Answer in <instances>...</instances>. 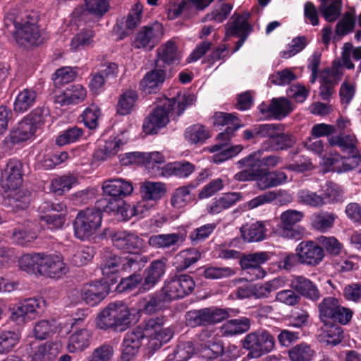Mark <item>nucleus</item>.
I'll use <instances>...</instances> for the list:
<instances>
[{
	"instance_id": "f257e3e1",
	"label": "nucleus",
	"mask_w": 361,
	"mask_h": 361,
	"mask_svg": "<svg viewBox=\"0 0 361 361\" xmlns=\"http://www.w3.org/2000/svg\"><path fill=\"white\" fill-rule=\"evenodd\" d=\"M139 238L126 231L114 233V247L124 252L121 256L114 255V267L131 274L121 279L117 285L116 291L123 293L135 288L142 281V276L138 274L147 262V257L132 250L139 247Z\"/></svg>"
},
{
	"instance_id": "f03ea898",
	"label": "nucleus",
	"mask_w": 361,
	"mask_h": 361,
	"mask_svg": "<svg viewBox=\"0 0 361 361\" xmlns=\"http://www.w3.org/2000/svg\"><path fill=\"white\" fill-rule=\"evenodd\" d=\"M22 182V164L19 160L10 159L1 166L0 185L6 193L11 192L6 204L16 212L26 209L30 202V192L19 190Z\"/></svg>"
},
{
	"instance_id": "7ed1b4c3",
	"label": "nucleus",
	"mask_w": 361,
	"mask_h": 361,
	"mask_svg": "<svg viewBox=\"0 0 361 361\" xmlns=\"http://www.w3.org/2000/svg\"><path fill=\"white\" fill-rule=\"evenodd\" d=\"M196 98L192 94L183 95L182 97L166 98L161 102V104L155 107L152 111L145 118L142 123L143 131L148 135L157 134L158 131L164 128L169 122V114L177 104V114L181 115L185 109L192 105Z\"/></svg>"
},
{
	"instance_id": "20e7f679",
	"label": "nucleus",
	"mask_w": 361,
	"mask_h": 361,
	"mask_svg": "<svg viewBox=\"0 0 361 361\" xmlns=\"http://www.w3.org/2000/svg\"><path fill=\"white\" fill-rule=\"evenodd\" d=\"M164 324V317H153L144 321L142 325H139L128 331L123 341L121 359L123 361L131 360L137 353L146 336L155 334L161 330Z\"/></svg>"
},
{
	"instance_id": "39448f33",
	"label": "nucleus",
	"mask_w": 361,
	"mask_h": 361,
	"mask_svg": "<svg viewBox=\"0 0 361 361\" xmlns=\"http://www.w3.org/2000/svg\"><path fill=\"white\" fill-rule=\"evenodd\" d=\"M4 24L16 39V42L24 47L37 45L42 42L40 31L35 20L20 18L15 9L8 12L4 18Z\"/></svg>"
},
{
	"instance_id": "423d86ee",
	"label": "nucleus",
	"mask_w": 361,
	"mask_h": 361,
	"mask_svg": "<svg viewBox=\"0 0 361 361\" xmlns=\"http://www.w3.org/2000/svg\"><path fill=\"white\" fill-rule=\"evenodd\" d=\"M47 115V109H35L11 129L4 140V144L7 148L11 149L31 139L36 132L37 126L44 123V117Z\"/></svg>"
},
{
	"instance_id": "0eeeda50",
	"label": "nucleus",
	"mask_w": 361,
	"mask_h": 361,
	"mask_svg": "<svg viewBox=\"0 0 361 361\" xmlns=\"http://www.w3.org/2000/svg\"><path fill=\"white\" fill-rule=\"evenodd\" d=\"M102 212L96 207L78 212L73 224L75 236L85 240L93 235L101 226Z\"/></svg>"
},
{
	"instance_id": "6e6552de",
	"label": "nucleus",
	"mask_w": 361,
	"mask_h": 361,
	"mask_svg": "<svg viewBox=\"0 0 361 361\" xmlns=\"http://www.w3.org/2000/svg\"><path fill=\"white\" fill-rule=\"evenodd\" d=\"M242 345L243 348L250 350L249 355L259 357L274 349L275 339L267 330L259 329L247 334Z\"/></svg>"
},
{
	"instance_id": "1a4fd4ad",
	"label": "nucleus",
	"mask_w": 361,
	"mask_h": 361,
	"mask_svg": "<svg viewBox=\"0 0 361 361\" xmlns=\"http://www.w3.org/2000/svg\"><path fill=\"white\" fill-rule=\"evenodd\" d=\"M45 301L40 298H30L16 304L11 310L10 319L20 325L35 319L44 310Z\"/></svg>"
},
{
	"instance_id": "9d476101",
	"label": "nucleus",
	"mask_w": 361,
	"mask_h": 361,
	"mask_svg": "<svg viewBox=\"0 0 361 361\" xmlns=\"http://www.w3.org/2000/svg\"><path fill=\"white\" fill-rule=\"evenodd\" d=\"M228 317L226 310L212 307L188 311L185 314V322L188 326L196 327L219 323Z\"/></svg>"
},
{
	"instance_id": "9b49d317",
	"label": "nucleus",
	"mask_w": 361,
	"mask_h": 361,
	"mask_svg": "<svg viewBox=\"0 0 361 361\" xmlns=\"http://www.w3.org/2000/svg\"><path fill=\"white\" fill-rule=\"evenodd\" d=\"M195 286V281L191 276L181 274L166 280L161 290L166 299L171 301L190 294Z\"/></svg>"
},
{
	"instance_id": "f8f14e48",
	"label": "nucleus",
	"mask_w": 361,
	"mask_h": 361,
	"mask_svg": "<svg viewBox=\"0 0 361 361\" xmlns=\"http://www.w3.org/2000/svg\"><path fill=\"white\" fill-rule=\"evenodd\" d=\"M39 276L51 279H60L68 271V267L61 255L42 252Z\"/></svg>"
},
{
	"instance_id": "ddd939ff",
	"label": "nucleus",
	"mask_w": 361,
	"mask_h": 361,
	"mask_svg": "<svg viewBox=\"0 0 361 361\" xmlns=\"http://www.w3.org/2000/svg\"><path fill=\"white\" fill-rule=\"evenodd\" d=\"M163 35L162 24L156 22L150 26L142 27L136 34L133 44L136 49L151 51L158 44Z\"/></svg>"
},
{
	"instance_id": "4468645a",
	"label": "nucleus",
	"mask_w": 361,
	"mask_h": 361,
	"mask_svg": "<svg viewBox=\"0 0 361 361\" xmlns=\"http://www.w3.org/2000/svg\"><path fill=\"white\" fill-rule=\"evenodd\" d=\"M303 217V214L297 210H287L281 214V236L288 239L300 240L305 234V228L297 225Z\"/></svg>"
},
{
	"instance_id": "2eb2a0df",
	"label": "nucleus",
	"mask_w": 361,
	"mask_h": 361,
	"mask_svg": "<svg viewBox=\"0 0 361 361\" xmlns=\"http://www.w3.org/2000/svg\"><path fill=\"white\" fill-rule=\"evenodd\" d=\"M301 264L316 267L324 259L325 254L323 248L312 240L300 242L296 247Z\"/></svg>"
},
{
	"instance_id": "dca6fc26",
	"label": "nucleus",
	"mask_w": 361,
	"mask_h": 361,
	"mask_svg": "<svg viewBox=\"0 0 361 361\" xmlns=\"http://www.w3.org/2000/svg\"><path fill=\"white\" fill-rule=\"evenodd\" d=\"M110 286L108 281H93L86 283L80 290L82 300L89 306L95 307L108 295Z\"/></svg>"
},
{
	"instance_id": "f3484780",
	"label": "nucleus",
	"mask_w": 361,
	"mask_h": 361,
	"mask_svg": "<svg viewBox=\"0 0 361 361\" xmlns=\"http://www.w3.org/2000/svg\"><path fill=\"white\" fill-rule=\"evenodd\" d=\"M251 14L248 11L241 13L235 12L226 24V36L247 38L253 30L249 23Z\"/></svg>"
},
{
	"instance_id": "a211bd4d",
	"label": "nucleus",
	"mask_w": 361,
	"mask_h": 361,
	"mask_svg": "<svg viewBox=\"0 0 361 361\" xmlns=\"http://www.w3.org/2000/svg\"><path fill=\"white\" fill-rule=\"evenodd\" d=\"M258 109L264 116L276 120L284 118L293 110L290 102L285 97L273 98L269 104L263 102Z\"/></svg>"
},
{
	"instance_id": "6ab92c4d",
	"label": "nucleus",
	"mask_w": 361,
	"mask_h": 361,
	"mask_svg": "<svg viewBox=\"0 0 361 361\" xmlns=\"http://www.w3.org/2000/svg\"><path fill=\"white\" fill-rule=\"evenodd\" d=\"M324 164L329 171L342 173L361 166V156L353 154L344 158L338 154H331L325 159Z\"/></svg>"
},
{
	"instance_id": "aec40b11",
	"label": "nucleus",
	"mask_w": 361,
	"mask_h": 361,
	"mask_svg": "<svg viewBox=\"0 0 361 361\" xmlns=\"http://www.w3.org/2000/svg\"><path fill=\"white\" fill-rule=\"evenodd\" d=\"M143 6L140 2H137L126 18H122L117 20V32L118 39H123L129 34L130 31L135 29L140 23L142 15Z\"/></svg>"
},
{
	"instance_id": "412c9836",
	"label": "nucleus",
	"mask_w": 361,
	"mask_h": 361,
	"mask_svg": "<svg viewBox=\"0 0 361 361\" xmlns=\"http://www.w3.org/2000/svg\"><path fill=\"white\" fill-rule=\"evenodd\" d=\"M283 126L277 130L272 139L262 142V150L266 152L283 151L292 148L296 142L295 137L290 133L283 132Z\"/></svg>"
},
{
	"instance_id": "4be33fe9",
	"label": "nucleus",
	"mask_w": 361,
	"mask_h": 361,
	"mask_svg": "<svg viewBox=\"0 0 361 361\" xmlns=\"http://www.w3.org/2000/svg\"><path fill=\"white\" fill-rule=\"evenodd\" d=\"M87 97L86 89L80 84L72 85L63 92L56 95L55 102L61 106L78 104L85 101Z\"/></svg>"
},
{
	"instance_id": "5701e85b",
	"label": "nucleus",
	"mask_w": 361,
	"mask_h": 361,
	"mask_svg": "<svg viewBox=\"0 0 361 361\" xmlns=\"http://www.w3.org/2000/svg\"><path fill=\"white\" fill-rule=\"evenodd\" d=\"M166 78V72L162 68H155L148 71L140 82L141 90L145 94L157 93Z\"/></svg>"
},
{
	"instance_id": "b1692460",
	"label": "nucleus",
	"mask_w": 361,
	"mask_h": 361,
	"mask_svg": "<svg viewBox=\"0 0 361 361\" xmlns=\"http://www.w3.org/2000/svg\"><path fill=\"white\" fill-rule=\"evenodd\" d=\"M35 226L32 222L26 221L18 224L13 231L11 240L13 243L27 246L37 238Z\"/></svg>"
},
{
	"instance_id": "393cba45",
	"label": "nucleus",
	"mask_w": 361,
	"mask_h": 361,
	"mask_svg": "<svg viewBox=\"0 0 361 361\" xmlns=\"http://www.w3.org/2000/svg\"><path fill=\"white\" fill-rule=\"evenodd\" d=\"M186 238L185 232L152 235L148 239V244L156 249H168L179 246Z\"/></svg>"
},
{
	"instance_id": "a878e982",
	"label": "nucleus",
	"mask_w": 361,
	"mask_h": 361,
	"mask_svg": "<svg viewBox=\"0 0 361 361\" xmlns=\"http://www.w3.org/2000/svg\"><path fill=\"white\" fill-rule=\"evenodd\" d=\"M290 286L300 295L312 301H317L321 298V293L317 286L303 276H293Z\"/></svg>"
},
{
	"instance_id": "bb28decb",
	"label": "nucleus",
	"mask_w": 361,
	"mask_h": 361,
	"mask_svg": "<svg viewBox=\"0 0 361 361\" xmlns=\"http://www.w3.org/2000/svg\"><path fill=\"white\" fill-rule=\"evenodd\" d=\"M157 67H158L159 61H162L167 65H175L178 64L182 59L181 52L178 50L176 44L172 40H169L161 44L157 49Z\"/></svg>"
},
{
	"instance_id": "cd10ccee",
	"label": "nucleus",
	"mask_w": 361,
	"mask_h": 361,
	"mask_svg": "<svg viewBox=\"0 0 361 361\" xmlns=\"http://www.w3.org/2000/svg\"><path fill=\"white\" fill-rule=\"evenodd\" d=\"M195 188V184L190 183L176 188L170 198L171 207L174 209H181L192 202L195 200V195L192 193V190Z\"/></svg>"
},
{
	"instance_id": "c85d7f7f",
	"label": "nucleus",
	"mask_w": 361,
	"mask_h": 361,
	"mask_svg": "<svg viewBox=\"0 0 361 361\" xmlns=\"http://www.w3.org/2000/svg\"><path fill=\"white\" fill-rule=\"evenodd\" d=\"M92 334L90 329H81L73 333L68 338L67 350L71 353H80L90 344Z\"/></svg>"
},
{
	"instance_id": "c756f323",
	"label": "nucleus",
	"mask_w": 361,
	"mask_h": 361,
	"mask_svg": "<svg viewBox=\"0 0 361 361\" xmlns=\"http://www.w3.org/2000/svg\"><path fill=\"white\" fill-rule=\"evenodd\" d=\"M166 271V262L164 259H156L151 262L145 270L146 276L142 284L143 289L149 290L161 280Z\"/></svg>"
},
{
	"instance_id": "7c9ffc66",
	"label": "nucleus",
	"mask_w": 361,
	"mask_h": 361,
	"mask_svg": "<svg viewBox=\"0 0 361 361\" xmlns=\"http://www.w3.org/2000/svg\"><path fill=\"white\" fill-rule=\"evenodd\" d=\"M59 342H46L37 346L31 357V361H53L61 350Z\"/></svg>"
},
{
	"instance_id": "2f4dec72",
	"label": "nucleus",
	"mask_w": 361,
	"mask_h": 361,
	"mask_svg": "<svg viewBox=\"0 0 361 361\" xmlns=\"http://www.w3.org/2000/svg\"><path fill=\"white\" fill-rule=\"evenodd\" d=\"M169 302L160 290L146 296L140 307V312L146 314L157 313L164 308L165 302Z\"/></svg>"
},
{
	"instance_id": "473e14b6",
	"label": "nucleus",
	"mask_w": 361,
	"mask_h": 361,
	"mask_svg": "<svg viewBox=\"0 0 361 361\" xmlns=\"http://www.w3.org/2000/svg\"><path fill=\"white\" fill-rule=\"evenodd\" d=\"M37 92L33 88H25L17 94L13 102V110L24 113L34 106L37 101Z\"/></svg>"
},
{
	"instance_id": "72a5a7b5",
	"label": "nucleus",
	"mask_w": 361,
	"mask_h": 361,
	"mask_svg": "<svg viewBox=\"0 0 361 361\" xmlns=\"http://www.w3.org/2000/svg\"><path fill=\"white\" fill-rule=\"evenodd\" d=\"M140 191L145 200L157 201L165 195L167 189L162 182L145 181L141 183Z\"/></svg>"
},
{
	"instance_id": "f704fd0d",
	"label": "nucleus",
	"mask_w": 361,
	"mask_h": 361,
	"mask_svg": "<svg viewBox=\"0 0 361 361\" xmlns=\"http://www.w3.org/2000/svg\"><path fill=\"white\" fill-rule=\"evenodd\" d=\"M200 274L209 280L228 279L236 274L237 270L229 267H219L207 264L199 269Z\"/></svg>"
},
{
	"instance_id": "c9c22d12",
	"label": "nucleus",
	"mask_w": 361,
	"mask_h": 361,
	"mask_svg": "<svg viewBox=\"0 0 361 361\" xmlns=\"http://www.w3.org/2000/svg\"><path fill=\"white\" fill-rule=\"evenodd\" d=\"M328 142L331 147H338L343 152L358 154L356 149L357 140L355 135L340 133L338 135H332L329 137Z\"/></svg>"
},
{
	"instance_id": "e433bc0d",
	"label": "nucleus",
	"mask_w": 361,
	"mask_h": 361,
	"mask_svg": "<svg viewBox=\"0 0 361 361\" xmlns=\"http://www.w3.org/2000/svg\"><path fill=\"white\" fill-rule=\"evenodd\" d=\"M286 280L282 277H276L264 283L254 284L255 299L268 298L272 292L283 288Z\"/></svg>"
},
{
	"instance_id": "4c0bfd02",
	"label": "nucleus",
	"mask_w": 361,
	"mask_h": 361,
	"mask_svg": "<svg viewBox=\"0 0 361 361\" xmlns=\"http://www.w3.org/2000/svg\"><path fill=\"white\" fill-rule=\"evenodd\" d=\"M250 319L247 317L233 319L227 321L222 326L224 336H233L247 332L250 329Z\"/></svg>"
},
{
	"instance_id": "58836bf2",
	"label": "nucleus",
	"mask_w": 361,
	"mask_h": 361,
	"mask_svg": "<svg viewBox=\"0 0 361 361\" xmlns=\"http://www.w3.org/2000/svg\"><path fill=\"white\" fill-rule=\"evenodd\" d=\"M59 326L54 319H42L34 325L33 335L36 339L45 340L58 331Z\"/></svg>"
},
{
	"instance_id": "ea45409f",
	"label": "nucleus",
	"mask_w": 361,
	"mask_h": 361,
	"mask_svg": "<svg viewBox=\"0 0 361 361\" xmlns=\"http://www.w3.org/2000/svg\"><path fill=\"white\" fill-rule=\"evenodd\" d=\"M201 258V253L195 248L180 251L175 257L176 269L183 271L195 264Z\"/></svg>"
},
{
	"instance_id": "a19ab883",
	"label": "nucleus",
	"mask_w": 361,
	"mask_h": 361,
	"mask_svg": "<svg viewBox=\"0 0 361 361\" xmlns=\"http://www.w3.org/2000/svg\"><path fill=\"white\" fill-rule=\"evenodd\" d=\"M340 306L341 304L337 298L331 296L324 298L317 305L319 319L324 323L331 321L336 310Z\"/></svg>"
},
{
	"instance_id": "79ce46f5",
	"label": "nucleus",
	"mask_w": 361,
	"mask_h": 361,
	"mask_svg": "<svg viewBox=\"0 0 361 361\" xmlns=\"http://www.w3.org/2000/svg\"><path fill=\"white\" fill-rule=\"evenodd\" d=\"M288 355L291 361H312L316 353L310 344L302 342L290 348Z\"/></svg>"
},
{
	"instance_id": "37998d69",
	"label": "nucleus",
	"mask_w": 361,
	"mask_h": 361,
	"mask_svg": "<svg viewBox=\"0 0 361 361\" xmlns=\"http://www.w3.org/2000/svg\"><path fill=\"white\" fill-rule=\"evenodd\" d=\"M41 257L42 252L24 254L18 259V266L29 274L39 276Z\"/></svg>"
},
{
	"instance_id": "c03bdc74",
	"label": "nucleus",
	"mask_w": 361,
	"mask_h": 361,
	"mask_svg": "<svg viewBox=\"0 0 361 361\" xmlns=\"http://www.w3.org/2000/svg\"><path fill=\"white\" fill-rule=\"evenodd\" d=\"M131 323V314L127 306L114 302V331H123Z\"/></svg>"
},
{
	"instance_id": "a18cd8bd",
	"label": "nucleus",
	"mask_w": 361,
	"mask_h": 361,
	"mask_svg": "<svg viewBox=\"0 0 361 361\" xmlns=\"http://www.w3.org/2000/svg\"><path fill=\"white\" fill-rule=\"evenodd\" d=\"M77 184L78 179L76 176L65 175L54 178L51 182L50 189L54 193L61 195Z\"/></svg>"
},
{
	"instance_id": "49530a36",
	"label": "nucleus",
	"mask_w": 361,
	"mask_h": 361,
	"mask_svg": "<svg viewBox=\"0 0 361 361\" xmlns=\"http://www.w3.org/2000/svg\"><path fill=\"white\" fill-rule=\"evenodd\" d=\"M272 254L269 252H257L244 255L240 259V265L243 269L261 267V264L269 261Z\"/></svg>"
},
{
	"instance_id": "de8ad7c7",
	"label": "nucleus",
	"mask_w": 361,
	"mask_h": 361,
	"mask_svg": "<svg viewBox=\"0 0 361 361\" xmlns=\"http://www.w3.org/2000/svg\"><path fill=\"white\" fill-rule=\"evenodd\" d=\"M102 188L103 197L97 202L96 207L99 210L110 214L113 212V180H105Z\"/></svg>"
},
{
	"instance_id": "09e8293b",
	"label": "nucleus",
	"mask_w": 361,
	"mask_h": 361,
	"mask_svg": "<svg viewBox=\"0 0 361 361\" xmlns=\"http://www.w3.org/2000/svg\"><path fill=\"white\" fill-rule=\"evenodd\" d=\"M320 194L323 204L325 205L341 201L343 200V191L338 185L333 182H327Z\"/></svg>"
},
{
	"instance_id": "8fccbe9b",
	"label": "nucleus",
	"mask_w": 361,
	"mask_h": 361,
	"mask_svg": "<svg viewBox=\"0 0 361 361\" xmlns=\"http://www.w3.org/2000/svg\"><path fill=\"white\" fill-rule=\"evenodd\" d=\"M94 33L90 28H85L75 34L71 41V49L76 51L85 49L93 44Z\"/></svg>"
},
{
	"instance_id": "3c124183",
	"label": "nucleus",
	"mask_w": 361,
	"mask_h": 361,
	"mask_svg": "<svg viewBox=\"0 0 361 361\" xmlns=\"http://www.w3.org/2000/svg\"><path fill=\"white\" fill-rule=\"evenodd\" d=\"M136 92L128 90L124 92L119 97L116 108L118 114L126 116L130 113L137 99Z\"/></svg>"
},
{
	"instance_id": "603ef678",
	"label": "nucleus",
	"mask_w": 361,
	"mask_h": 361,
	"mask_svg": "<svg viewBox=\"0 0 361 361\" xmlns=\"http://www.w3.org/2000/svg\"><path fill=\"white\" fill-rule=\"evenodd\" d=\"M342 3L341 0H334L331 2L320 4L319 11L324 19L330 23L335 22L341 13Z\"/></svg>"
},
{
	"instance_id": "864d4df0",
	"label": "nucleus",
	"mask_w": 361,
	"mask_h": 361,
	"mask_svg": "<svg viewBox=\"0 0 361 361\" xmlns=\"http://www.w3.org/2000/svg\"><path fill=\"white\" fill-rule=\"evenodd\" d=\"M185 139L192 144L202 143L209 137V132L201 124H195L185 131Z\"/></svg>"
},
{
	"instance_id": "5fc2aeb1",
	"label": "nucleus",
	"mask_w": 361,
	"mask_h": 361,
	"mask_svg": "<svg viewBox=\"0 0 361 361\" xmlns=\"http://www.w3.org/2000/svg\"><path fill=\"white\" fill-rule=\"evenodd\" d=\"M94 250L91 247L81 246L76 249L71 259V263L75 267L87 264L94 257Z\"/></svg>"
},
{
	"instance_id": "6e6d98bb",
	"label": "nucleus",
	"mask_w": 361,
	"mask_h": 361,
	"mask_svg": "<svg viewBox=\"0 0 361 361\" xmlns=\"http://www.w3.org/2000/svg\"><path fill=\"white\" fill-rule=\"evenodd\" d=\"M19 331H6L0 333V354L11 350L19 342Z\"/></svg>"
},
{
	"instance_id": "4d7b16f0",
	"label": "nucleus",
	"mask_w": 361,
	"mask_h": 361,
	"mask_svg": "<svg viewBox=\"0 0 361 361\" xmlns=\"http://www.w3.org/2000/svg\"><path fill=\"white\" fill-rule=\"evenodd\" d=\"M351 55L355 61L361 60V47L353 49L352 44L345 43L343 47L341 59L343 66L349 70L355 68V65L350 60Z\"/></svg>"
},
{
	"instance_id": "13d9d810",
	"label": "nucleus",
	"mask_w": 361,
	"mask_h": 361,
	"mask_svg": "<svg viewBox=\"0 0 361 361\" xmlns=\"http://www.w3.org/2000/svg\"><path fill=\"white\" fill-rule=\"evenodd\" d=\"M216 223H209L197 227L193 230L189 235L192 243L197 245L208 238L216 228Z\"/></svg>"
},
{
	"instance_id": "bf43d9fd",
	"label": "nucleus",
	"mask_w": 361,
	"mask_h": 361,
	"mask_svg": "<svg viewBox=\"0 0 361 361\" xmlns=\"http://www.w3.org/2000/svg\"><path fill=\"white\" fill-rule=\"evenodd\" d=\"M298 202L311 207H321L324 206L321 194L311 191L308 189H302L297 194Z\"/></svg>"
},
{
	"instance_id": "052dcab7",
	"label": "nucleus",
	"mask_w": 361,
	"mask_h": 361,
	"mask_svg": "<svg viewBox=\"0 0 361 361\" xmlns=\"http://www.w3.org/2000/svg\"><path fill=\"white\" fill-rule=\"evenodd\" d=\"M224 352V346L221 343L213 342L209 345L202 347L199 356L204 361H213L222 357Z\"/></svg>"
},
{
	"instance_id": "680f3d73",
	"label": "nucleus",
	"mask_w": 361,
	"mask_h": 361,
	"mask_svg": "<svg viewBox=\"0 0 361 361\" xmlns=\"http://www.w3.org/2000/svg\"><path fill=\"white\" fill-rule=\"evenodd\" d=\"M95 325L97 329L107 330L113 327V303L100 310L96 319Z\"/></svg>"
},
{
	"instance_id": "e2e57ef3",
	"label": "nucleus",
	"mask_w": 361,
	"mask_h": 361,
	"mask_svg": "<svg viewBox=\"0 0 361 361\" xmlns=\"http://www.w3.org/2000/svg\"><path fill=\"white\" fill-rule=\"evenodd\" d=\"M280 259L276 262L278 268L280 270L291 271L300 263V257L298 252H282L280 254Z\"/></svg>"
},
{
	"instance_id": "0e129e2a",
	"label": "nucleus",
	"mask_w": 361,
	"mask_h": 361,
	"mask_svg": "<svg viewBox=\"0 0 361 361\" xmlns=\"http://www.w3.org/2000/svg\"><path fill=\"white\" fill-rule=\"evenodd\" d=\"M100 116V109L97 106L92 104L84 110L81 117L85 126L93 130L97 128Z\"/></svg>"
},
{
	"instance_id": "69168bd1",
	"label": "nucleus",
	"mask_w": 361,
	"mask_h": 361,
	"mask_svg": "<svg viewBox=\"0 0 361 361\" xmlns=\"http://www.w3.org/2000/svg\"><path fill=\"white\" fill-rule=\"evenodd\" d=\"M265 150H262V145L260 148L244 158L236 162L238 169L247 168L248 169L256 170L261 169L260 153H264Z\"/></svg>"
},
{
	"instance_id": "338daca9",
	"label": "nucleus",
	"mask_w": 361,
	"mask_h": 361,
	"mask_svg": "<svg viewBox=\"0 0 361 361\" xmlns=\"http://www.w3.org/2000/svg\"><path fill=\"white\" fill-rule=\"evenodd\" d=\"M242 232L244 240L248 242L261 241L266 236V229L264 224L260 222L251 224L247 229Z\"/></svg>"
},
{
	"instance_id": "774afa93",
	"label": "nucleus",
	"mask_w": 361,
	"mask_h": 361,
	"mask_svg": "<svg viewBox=\"0 0 361 361\" xmlns=\"http://www.w3.org/2000/svg\"><path fill=\"white\" fill-rule=\"evenodd\" d=\"M355 25V14L350 11L345 12L342 18L336 24V33L339 36H344L353 32Z\"/></svg>"
}]
</instances>
